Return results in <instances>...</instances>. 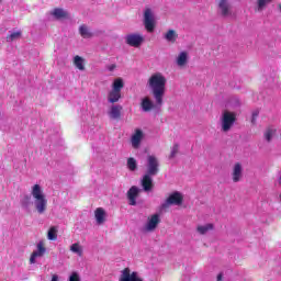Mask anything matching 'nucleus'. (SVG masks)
Here are the masks:
<instances>
[{"instance_id":"obj_19","label":"nucleus","mask_w":281,"mask_h":281,"mask_svg":"<svg viewBox=\"0 0 281 281\" xmlns=\"http://www.w3.org/2000/svg\"><path fill=\"white\" fill-rule=\"evenodd\" d=\"M165 38L166 41H168L169 43H176L177 38H179V34H177V31L175 30H169L166 34H165Z\"/></svg>"},{"instance_id":"obj_32","label":"nucleus","mask_w":281,"mask_h":281,"mask_svg":"<svg viewBox=\"0 0 281 281\" xmlns=\"http://www.w3.org/2000/svg\"><path fill=\"white\" fill-rule=\"evenodd\" d=\"M21 205L22 207H30V205H32V196L31 195H23V198L21 199Z\"/></svg>"},{"instance_id":"obj_14","label":"nucleus","mask_w":281,"mask_h":281,"mask_svg":"<svg viewBox=\"0 0 281 281\" xmlns=\"http://www.w3.org/2000/svg\"><path fill=\"white\" fill-rule=\"evenodd\" d=\"M142 139H144V132H142V130H136L134 135H132L131 140L133 148H139Z\"/></svg>"},{"instance_id":"obj_21","label":"nucleus","mask_w":281,"mask_h":281,"mask_svg":"<svg viewBox=\"0 0 281 281\" xmlns=\"http://www.w3.org/2000/svg\"><path fill=\"white\" fill-rule=\"evenodd\" d=\"M46 251H47V248H45V243L40 241L37 244V250L33 251V254H35L37 258H43Z\"/></svg>"},{"instance_id":"obj_15","label":"nucleus","mask_w":281,"mask_h":281,"mask_svg":"<svg viewBox=\"0 0 281 281\" xmlns=\"http://www.w3.org/2000/svg\"><path fill=\"white\" fill-rule=\"evenodd\" d=\"M94 218L98 225H102L106 221V211H104L102 207H97L94 211Z\"/></svg>"},{"instance_id":"obj_7","label":"nucleus","mask_w":281,"mask_h":281,"mask_svg":"<svg viewBox=\"0 0 281 281\" xmlns=\"http://www.w3.org/2000/svg\"><path fill=\"white\" fill-rule=\"evenodd\" d=\"M125 43H127L130 47H139L144 43V36L140 34H128L125 37Z\"/></svg>"},{"instance_id":"obj_1","label":"nucleus","mask_w":281,"mask_h":281,"mask_svg":"<svg viewBox=\"0 0 281 281\" xmlns=\"http://www.w3.org/2000/svg\"><path fill=\"white\" fill-rule=\"evenodd\" d=\"M167 79L161 72H156L148 79V86L151 89V95L156 100L157 106L164 104V95H166Z\"/></svg>"},{"instance_id":"obj_40","label":"nucleus","mask_w":281,"mask_h":281,"mask_svg":"<svg viewBox=\"0 0 281 281\" xmlns=\"http://www.w3.org/2000/svg\"><path fill=\"white\" fill-rule=\"evenodd\" d=\"M221 280H223V274H222V273H220V274L217 276V281H221Z\"/></svg>"},{"instance_id":"obj_4","label":"nucleus","mask_w":281,"mask_h":281,"mask_svg":"<svg viewBox=\"0 0 281 281\" xmlns=\"http://www.w3.org/2000/svg\"><path fill=\"white\" fill-rule=\"evenodd\" d=\"M145 175H150L153 177H157V175H159V159L156 158L155 155L147 156Z\"/></svg>"},{"instance_id":"obj_3","label":"nucleus","mask_w":281,"mask_h":281,"mask_svg":"<svg viewBox=\"0 0 281 281\" xmlns=\"http://www.w3.org/2000/svg\"><path fill=\"white\" fill-rule=\"evenodd\" d=\"M234 124H236V113L225 110L221 117V126L223 133H229V131H232L234 127Z\"/></svg>"},{"instance_id":"obj_20","label":"nucleus","mask_w":281,"mask_h":281,"mask_svg":"<svg viewBox=\"0 0 281 281\" xmlns=\"http://www.w3.org/2000/svg\"><path fill=\"white\" fill-rule=\"evenodd\" d=\"M79 34L82 36V38H91L93 36V33H91L89 27L85 24L79 27Z\"/></svg>"},{"instance_id":"obj_34","label":"nucleus","mask_w":281,"mask_h":281,"mask_svg":"<svg viewBox=\"0 0 281 281\" xmlns=\"http://www.w3.org/2000/svg\"><path fill=\"white\" fill-rule=\"evenodd\" d=\"M178 154H179V144H175L171 149L169 159H175V157H177Z\"/></svg>"},{"instance_id":"obj_36","label":"nucleus","mask_w":281,"mask_h":281,"mask_svg":"<svg viewBox=\"0 0 281 281\" xmlns=\"http://www.w3.org/2000/svg\"><path fill=\"white\" fill-rule=\"evenodd\" d=\"M258 115H260L259 111L252 112L251 123L256 124V120H258Z\"/></svg>"},{"instance_id":"obj_9","label":"nucleus","mask_w":281,"mask_h":281,"mask_svg":"<svg viewBox=\"0 0 281 281\" xmlns=\"http://www.w3.org/2000/svg\"><path fill=\"white\" fill-rule=\"evenodd\" d=\"M120 281H144V279L139 278L137 276V272H132L131 273V269L125 268L122 271V274L120 277Z\"/></svg>"},{"instance_id":"obj_6","label":"nucleus","mask_w":281,"mask_h":281,"mask_svg":"<svg viewBox=\"0 0 281 281\" xmlns=\"http://www.w3.org/2000/svg\"><path fill=\"white\" fill-rule=\"evenodd\" d=\"M144 25L147 32H155V15H153V10L146 9L144 12Z\"/></svg>"},{"instance_id":"obj_13","label":"nucleus","mask_w":281,"mask_h":281,"mask_svg":"<svg viewBox=\"0 0 281 281\" xmlns=\"http://www.w3.org/2000/svg\"><path fill=\"white\" fill-rule=\"evenodd\" d=\"M155 103L153 102V100H150V98L145 97L142 99L140 102V109L145 112V113H150V111H153V109H155Z\"/></svg>"},{"instance_id":"obj_25","label":"nucleus","mask_w":281,"mask_h":281,"mask_svg":"<svg viewBox=\"0 0 281 281\" xmlns=\"http://www.w3.org/2000/svg\"><path fill=\"white\" fill-rule=\"evenodd\" d=\"M47 239H48V240H57V239H58V227L52 226V227L48 229Z\"/></svg>"},{"instance_id":"obj_33","label":"nucleus","mask_w":281,"mask_h":281,"mask_svg":"<svg viewBox=\"0 0 281 281\" xmlns=\"http://www.w3.org/2000/svg\"><path fill=\"white\" fill-rule=\"evenodd\" d=\"M21 34H22L21 31L13 32L7 36V41H9V43H12L13 41H16L18 38H21Z\"/></svg>"},{"instance_id":"obj_10","label":"nucleus","mask_w":281,"mask_h":281,"mask_svg":"<svg viewBox=\"0 0 281 281\" xmlns=\"http://www.w3.org/2000/svg\"><path fill=\"white\" fill-rule=\"evenodd\" d=\"M140 186L144 192H151V190L155 188V184L153 183V176L145 173L140 180Z\"/></svg>"},{"instance_id":"obj_37","label":"nucleus","mask_w":281,"mask_h":281,"mask_svg":"<svg viewBox=\"0 0 281 281\" xmlns=\"http://www.w3.org/2000/svg\"><path fill=\"white\" fill-rule=\"evenodd\" d=\"M36 258H38L37 255L35 252H32V255L30 257V263L35 265L36 263Z\"/></svg>"},{"instance_id":"obj_39","label":"nucleus","mask_w":281,"mask_h":281,"mask_svg":"<svg viewBox=\"0 0 281 281\" xmlns=\"http://www.w3.org/2000/svg\"><path fill=\"white\" fill-rule=\"evenodd\" d=\"M50 281H59V280H58V274H53Z\"/></svg>"},{"instance_id":"obj_29","label":"nucleus","mask_w":281,"mask_h":281,"mask_svg":"<svg viewBox=\"0 0 281 281\" xmlns=\"http://www.w3.org/2000/svg\"><path fill=\"white\" fill-rule=\"evenodd\" d=\"M199 234L205 235L207 232L214 229V224H206L204 226H198Z\"/></svg>"},{"instance_id":"obj_35","label":"nucleus","mask_w":281,"mask_h":281,"mask_svg":"<svg viewBox=\"0 0 281 281\" xmlns=\"http://www.w3.org/2000/svg\"><path fill=\"white\" fill-rule=\"evenodd\" d=\"M69 281H80V274H78V272H72L69 277Z\"/></svg>"},{"instance_id":"obj_27","label":"nucleus","mask_w":281,"mask_h":281,"mask_svg":"<svg viewBox=\"0 0 281 281\" xmlns=\"http://www.w3.org/2000/svg\"><path fill=\"white\" fill-rule=\"evenodd\" d=\"M122 89H124V81L122 78H117L113 82L112 91H119L122 93Z\"/></svg>"},{"instance_id":"obj_28","label":"nucleus","mask_w":281,"mask_h":281,"mask_svg":"<svg viewBox=\"0 0 281 281\" xmlns=\"http://www.w3.org/2000/svg\"><path fill=\"white\" fill-rule=\"evenodd\" d=\"M273 0H257V12H262Z\"/></svg>"},{"instance_id":"obj_2","label":"nucleus","mask_w":281,"mask_h":281,"mask_svg":"<svg viewBox=\"0 0 281 281\" xmlns=\"http://www.w3.org/2000/svg\"><path fill=\"white\" fill-rule=\"evenodd\" d=\"M31 194L33 199H35V209L38 214H45L47 210V199L45 194H43V189H41V184H35L32 188Z\"/></svg>"},{"instance_id":"obj_5","label":"nucleus","mask_w":281,"mask_h":281,"mask_svg":"<svg viewBox=\"0 0 281 281\" xmlns=\"http://www.w3.org/2000/svg\"><path fill=\"white\" fill-rule=\"evenodd\" d=\"M170 205H183V194L179 191L171 193L162 204V207H170Z\"/></svg>"},{"instance_id":"obj_38","label":"nucleus","mask_w":281,"mask_h":281,"mask_svg":"<svg viewBox=\"0 0 281 281\" xmlns=\"http://www.w3.org/2000/svg\"><path fill=\"white\" fill-rule=\"evenodd\" d=\"M117 66L115 64H112L108 67L109 71H114V69L116 68Z\"/></svg>"},{"instance_id":"obj_24","label":"nucleus","mask_w":281,"mask_h":281,"mask_svg":"<svg viewBox=\"0 0 281 281\" xmlns=\"http://www.w3.org/2000/svg\"><path fill=\"white\" fill-rule=\"evenodd\" d=\"M188 64V53L181 52L177 58V65L179 67H183L184 65Z\"/></svg>"},{"instance_id":"obj_11","label":"nucleus","mask_w":281,"mask_h":281,"mask_svg":"<svg viewBox=\"0 0 281 281\" xmlns=\"http://www.w3.org/2000/svg\"><path fill=\"white\" fill-rule=\"evenodd\" d=\"M137 196H139V188L133 186L127 191V199L130 201V205H137Z\"/></svg>"},{"instance_id":"obj_26","label":"nucleus","mask_w":281,"mask_h":281,"mask_svg":"<svg viewBox=\"0 0 281 281\" xmlns=\"http://www.w3.org/2000/svg\"><path fill=\"white\" fill-rule=\"evenodd\" d=\"M276 133H278V130H276V127H271L269 126L266 132H265V138L267 142H271V139H273V135H276Z\"/></svg>"},{"instance_id":"obj_16","label":"nucleus","mask_w":281,"mask_h":281,"mask_svg":"<svg viewBox=\"0 0 281 281\" xmlns=\"http://www.w3.org/2000/svg\"><path fill=\"white\" fill-rule=\"evenodd\" d=\"M122 105H112L109 115L111 120H120L122 117Z\"/></svg>"},{"instance_id":"obj_18","label":"nucleus","mask_w":281,"mask_h":281,"mask_svg":"<svg viewBox=\"0 0 281 281\" xmlns=\"http://www.w3.org/2000/svg\"><path fill=\"white\" fill-rule=\"evenodd\" d=\"M218 8L223 16H229V2L227 0H220Z\"/></svg>"},{"instance_id":"obj_8","label":"nucleus","mask_w":281,"mask_h":281,"mask_svg":"<svg viewBox=\"0 0 281 281\" xmlns=\"http://www.w3.org/2000/svg\"><path fill=\"white\" fill-rule=\"evenodd\" d=\"M161 223L159 218V214H154L147 218V223L145 224V232H155L157 229V225Z\"/></svg>"},{"instance_id":"obj_22","label":"nucleus","mask_w":281,"mask_h":281,"mask_svg":"<svg viewBox=\"0 0 281 281\" xmlns=\"http://www.w3.org/2000/svg\"><path fill=\"white\" fill-rule=\"evenodd\" d=\"M74 65L79 71H85V59L80 56H75L74 58Z\"/></svg>"},{"instance_id":"obj_30","label":"nucleus","mask_w":281,"mask_h":281,"mask_svg":"<svg viewBox=\"0 0 281 281\" xmlns=\"http://www.w3.org/2000/svg\"><path fill=\"white\" fill-rule=\"evenodd\" d=\"M70 251L72 254H77L78 256L82 257V246L79 243H75L70 246Z\"/></svg>"},{"instance_id":"obj_12","label":"nucleus","mask_w":281,"mask_h":281,"mask_svg":"<svg viewBox=\"0 0 281 281\" xmlns=\"http://www.w3.org/2000/svg\"><path fill=\"white\" fill-rule=\"evenodd\" d=\"M232 177H233L234 183H238V181H240V179H243V165L240 162H236L234 165Z\"/></svg>"},{"instance_id":"obj_23","label":"nucleus","mask_w":281,"mask_h":281,"mask_svg":"<svg viewBox=\"0 0 281 281\" xmlns=\"http://www.w3.org/2000/svg\"><path fill=\"white\" fill-rule=\"evenodd\" d=\"M53 16H55V19H67V16H69V13L60 8H56L53 11Z\"/></svg>"},{"instance_id":"obj_17","label":"nucleus","mask_w":281,"mask_h":281,"mask_svg":"<svg viewBox=\"0 0 281 281\" xmlns=\"http://www.w3.org/2000/svg\"><path fill=\"white\" fill-rule=\"evenodd\" d=\"M122 98V92L116 90H111L108 94V102L111 104H115V102H120V99Z\"/></svg>"},{"instance_id":"obj_31","label":"nucleus","mask_w":281,"mask_h":281,"mask_svg":"<svg viewBox=\"0 0 281 281\" xmlns=\"http://www.w3.org/2000/svg\"><path fill=\"white\" fill-rule=\"evenodd\" d=\"M127 168L132 172H135V170H137V160L133 157L128 158L127 159Z\"/></svg>"}]
</instances>
